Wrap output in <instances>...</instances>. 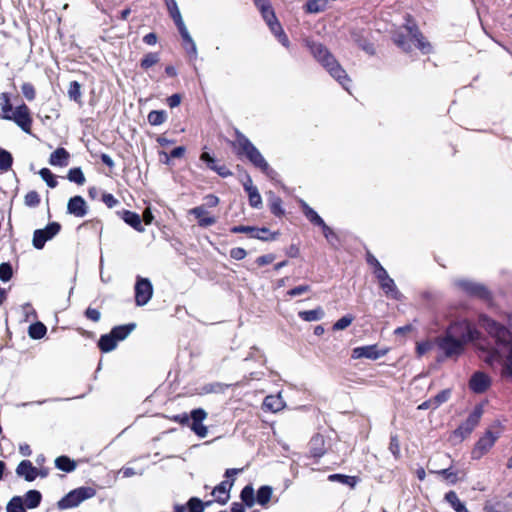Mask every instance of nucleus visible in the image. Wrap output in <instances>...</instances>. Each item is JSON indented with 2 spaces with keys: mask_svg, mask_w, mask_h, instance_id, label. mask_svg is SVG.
Masks as SVG:
<instances>
[{
  "mask_svg": "<svg viewBox=\"0 0 512 512\" xmlns=\"http://www.w3.org/2000/svg\"><path fill=\"white\" fill-rule=\"evenodd\" d=\"M479 324L495 340L494 348H482L484 355L481 357L489 365L496 362L501 363L502 378L512 382V335L510 331L486 315L479 317Z\"/></svg>",
  "mask_w": 512,
  "mask_h": 512,
  "instance_id": "obj_1",
  "label": "nucleus"
},
{
  "mask_svg": "<svg viewBox=\"0 0 512 512\" xmlns=\"http://www.w3.org/2000/svg\"><path fill=\"white\" fill-rule=\"evenodd\" d=\"M478 332L468 323H456L447 330L444 337L436 340L437 346L446 357H457L463 351V344L477 338Z\"/></svg>",
  "mask_w": 512,
  "mask_h": 512,
  "instance_id": "obj_2",
  "label": "nucleus"
},
{
  "mask_svg": "<svg viewBox=\"0 0 512 512\" xmlns=\"http://www.w3.org/2000/svg\"><path fill=\"white\" fill-rule=\"evenodd\" d=\"M1 115L4 120L13 121L22 131L31 134L32 117L29 108L21 104L15 108L10 104L7 94H2L0 98Z\"/></svg>",
  "mask_w": 512,
  "mask_h": 512,
  "instance_id": "obj_3",
  "label": "nucleus"
},
{
  "mask_svg": "<svg viewBox=\"0 0 512 512\" xmlns=\"http://www.w3.org/2000/svg\"><path fill=\"white\" fill-rule=\"evenodd\" d=\"M311 52L314 57L322 63V65L327 69L330 75L335 78L346 90H349L348 83L350 79L348 78L346 72L340 67L335 58L330 54V52L324 47L322 44L314 43L311 46Z\"/></svg>",
  "mask_w": 512,
  "mask_h": 512,
  "instance_id": "obj_4",
  "label": "nucleus"
},
{
  "mask_svg": "<svg viewBox=\"0 0 512 512\" xmlns=\"http://www.w3.org/2000/svg\"><path fill=\"white\" fill-rule=\"evenodd\" d=\"M235 145L238 147L240 152L246 155L253 165L259 168L268 177L272 179L275 177L276 172L269 167V164L264 159L260 151L249 141L247 137L243 134L237 133Z\"/></svg>",
  "mask_w": 512,
  "mask_h": 512,
  "instance_id": "obj_5",
  "label": "nucleus"
},
{
  "mask_svg": "<svg viewBox=\"0 0 512 512\" xmlns=\"http://www.w3.org/2000/svg\"><path fill=\"white\" fill-rule=\"evenodd\" d=\"M405 29L407 31V35L405 37L397 36L395 38V43L399 47L405 51H409L411 49V44H413L415 47L420 49L423 54H427L431 51L430 44L424 40V37L416 27L406 25Z\"/></svg>",
  "mask_w": 512,
  "mask_h": 512,
  "instance_id": "obj_6",
  "label": "nucleus"
},
{
  "mask_svg": "<svg viewBox=\"0 0 512 512\" xmlns=\"http://www.w3.org/2000/svg\"><path fill=\"white\" fill-rule=\"evenodd\" d=\"M96 495V490L90 486H83L70 491L64 498L58 502L61 509L77 507L83 501Z\"/></svg>",
  "mask_w": 512,
  "mask_h": 512,
  "instance_id": "obj_7",
  "label": "nucleus"
},
{
  "mask_svg": "<svg viewBox=\"0 0 512 512\" xmlns=\"http://www.w3.org/2000/svg\"><path fill=\"white\" fill-rule=\"evenodd\" d=\"M482 416V408L476 407L468 418L453 432L451 441L456 444L467 438L478 425Z\"/></svg>",
  "mask_w": 512,
  "mask_h": 512,
  "instance_id": "obj_8",
  "label": "nucleus"
},
{
  "mask_svg": "<svg viewBox=\"0 0 512 512\" xmlns=\"http://www.w3.org/2000/svg\"><path fill=\"white\" fill-rule=\"evenodd\" d=\"M60 224L57 222H52L48 224L44 229H38L34 231L33 234V246L36 249H42L45 243L56 236L60 231Z\"/></svg>",
  "mask_w": 512,
  "mask_h": 512,
  "instance_id": "obj_9",
  "label": "nucleus"
},
{
  "mask_svg": "<svg viewBox=\"0 0 512 512\" xmlns=\"http://www.w3.org/2000/svg\"><path fill=\"white\" fill-rule=\"evenodd\" d=\"M498 438V433L492 432L491 430L486 431V433L475 444V447L472 450V458H482L494 446Z\"/></svg>",
  "mask_w": 512,
  "mask_h": 512,
  "instance_id": "obj_10",
  "label": "nucleus"
},
{
  "mask_svg": "<svg viewBox=\"0 0 512 512\" xmlns=\"http://www.w3.org/2000/svg\"><path fill=\"white\" fill-rule=\"evenodd\" d=\"M153 295V287L147 278L139 277L135 285V301L138 306L146 305Z\"/></svg>",
  "mask_w": 512,
  "mask_h": 512,
  "instance_id": "obj_11",
  "label": "nucleus"
},
{
  "mask_svg": "<svg viewBox=\"0 0 512 512\" xmlns=\"http://www.w3.org/2000/svg\"><path fill=\"white\" fill-rule=\"evenodd\" d=\"M428 468L430 473L440 475L450 485L456 484L465 475L463 471L454 470L452 467L437 469L433 461H429Z\"/></svg>",
  "mask_w": 512,
  "mask_h": 512,
  "instance_id": "obj_12",
  "label": "nucleus"
},
{
  "mask_svg": "<svg viewBox=\"0 0 512 512\" xmlns=\"http://www.w3.org/2000/svg\"><path fill=\"white\" fill-rule=\"evenodd\" d=\"M207 418L205 410L198 408L191 412V430L200 438H205L208 435V428L203 425V421Z\"/></svg>",
  "mask_w": 512,
  "mask_h": 512,
  "instance_id": "obj_13",
  "label": "nucleus"
},
{
  "mask_svg": "<svg viewBox=\"0 0 512 512\" xmlns=\"http://www.w3.org/2000/svg\"><path fill=\"white\" fill-rule=\"evenodd\" d=\"M457 286L465 293L486 299L489 297V291L481 284L472 282L470 280H459Z\"/></svg>",
  "mask_w": 512,
  "mask_h": 512,
  "instance_id": "obj_14",
  "label": "nucleus"
},
{
  "mask_svg": "<svg viewBox=\"0 0 512 512\" xmlns=\"http://www.w3.org/2000/svg\"><path fill=\"white\" fill-rule=\"evenodd\" d=\"M491 385L490 377L483 372H476L469 381L470 389L475 393L485 392Z\"/></svg>",
  "mask_w": 512,
  "mask_h": 512,
  "instance_id": "obj_15",
  "label": "nucleus"
},
{
  "mask_svg": "<svg viewBox=\"0 0 512 512\" xmlns=\"http://www.w3.org/2000/svg\"><path fill=\"white\" fill-rule=\"evenodd\" d=\"M88 206L81 196H74L67 203V212L75 217H84L87 214Z\"/></svg>",
  "mask_w": 512,
  "mask_h": 512,
  "instance_id": "obj_16",
  "label": "nucleus"
},
{
  "mask_svg": "<svg viewBox=\"0 0 512 512\" xmlns=\"http://www.w3.org/2000/svg\"><path fill=\"white\" fill-rule=\"evenodd\" d=\"M383 355L384 353L379 352L376 345L356 347L352 351L353 359L367 358L371 360H376L382 357Z\"/></svg>",
  "mask_w": 512,
  "mask_h": 512,
  "instance_id": "obj_17",
  "label": "nucleus"
},
{
  "mask_svg": "<svg viewBox=\"0 0 512 512\" xmlns=\"http://www.w3.org/2000/svg\"><path fill=\"white\" fill-rule=\"evenodd\" d=\"M16 473L18 476L23 477L26 481L30 482L37 477L38 470L32 465L30 461L23 460L17 466Z\"/></svg>",
  "mask_w": 512,
  "mask_h": 512,
  "instance_id": "obj_18",
  "label": "nucleus"
},
{
  "mask_svg": "<svg viewBox=\"0 0 512 512\" xmlns=\"http://www.w3.org/2000/svg\"><path fill=\"white\" fill-rule=\"evenodd\" d=\"M190 214L194 215L201 227H209L216 223V218L210 216L203 206H198L190 210Z\"/></svg>",
  "mask_w": 512,
  "mask_h": 512,
  "instance_id": "obj_19",
  "label": "nucleus"
},
{
  "mask_svg": "<svg viewBox=\"0 0 512 512\" xmlns=\"http://www.w3.org/2000/svg\"><path fill=\"white\" fill-rule=\"evenodd\" d=\"M232 486H233V480L232 481H229V480L223 481L217 487L214 488L212 495L216 498V500L219 503L225 504L229 499V491Z\"/></svg>",
  "mask_w": 512,
  "mask_h": 512,
  "instance_id": "obj_20",
  "label": "nucleus"
},
{
  "mask_svg": "<svg viewBox=\"0 0 512 512\" xmlns=\"http://www.w3.org/2000/svg\"><path fill=\"white\" fill-rule=\"evenodd\" d=\"M285 407L281 394L269 395L264 399L263 408L273 413L279 412Z\"/></svg>",
  "mask_w": 512,
  "mask_h": 512,
  "instance_id": "obj_21",
  "label": "nucleus"
},
{
  "mask_svg": "<svg viewBox=\"0 0 512 512\" xmlns=\"http://www.w3.org/2000/svg\"><path fill=\"white\" fill-rule=\"evenodd\" d=\"M70 154L64 148H57L49 158V164L52 166L64 167L68 165Z\"/></svg>",
  "mask_w": 512,
  "mask_h": 512,
  "instance_id": "obj_22",
  "label": "nucleus"
},
{
  "mask_svg": "<svg viewBox=\"0 0 512 512\" xmlns=\"http://www.w3.org/2000/svg\"><path fill=\"white\" fill-rule=\"evenodd\" d=\"M445 500L455 510V512H469L465 503L458 498L454 491L446 493Z\"/></svg>",
  "mask_w": 512,
  "mask_h": 512,
  "instance_id": "obj_23",
  "label": "nucleus"
},
{
  "mask_svg": "<svg viewBox=\"0 0 512 512\" xmlns=\"http://www.w3.org/2000/svg\"><path fill=\"white\" fill-rule=\"evenodd\" d=\"M123 220L127 224L132 226L135 230H137L139 232H143L144 231V228L142 226V220H141L140 216L137 213L131 212V211H125L123 213Z\"/></svg>",
  "mask_w": 512,
  "mask_h": 512,
  "instance_id": "obj_24",
  "label": "nucleus"
},
{
  "mask_svg": "<svg viewBox=\"0 0 512 512\" xmlns=\"http://www.w3.org/2000/svg\"><path fill=\"white\" fill-rule=\"evenodd\" d=\"M175 24L177 25L178 29H179V32L182 36V38L189 44V50L193 53V54H196L197 53V48H196V44L195 42L193 41L192 37L190 36L185 24H184V21L183 19L179 20V21H176Z\"/></svg>",
  "mask_w": 512,
  "mask_h": 512,
  "instance_id": "obj_25",
  "label": "nucleus"
},
{
  "mask_svg": "<svg viewBox=\"0 0 512 512\" xmlns=\"http://www.w3.org/2000/svg\"><path fill=\"white\" fill-rule=\"evenodd\" d=\"M304 215L315 225L323 224V219L305 201H300Z\"/></svg>",
  "mask_w": 512,
  "mask_h": 512,
  "instance_id": "obj_26",
  "label": "nucleus"
},
{
  "mask_svg": "<svg viewBox=\"0 0 512 512\" xmlns=\"http://www.w3.org/2000/svg\"><path fill=\"white\" fill-rule=\"evenodd\" d=\"M117 343L113 335L109 333L101 336L98 345L103 352H110L116 348Z\"/></svg>",
  "mask_w": 512,
  "mask_h": 512,
  "instance_id": "obj_27",
  "label": "nucleus"
},
{
  "mask_svg": "<svg viewBox=\"0 0 512 512\" xmlns=\"http://www.w3.org/2000/svg\"><path fill=\"white\" fill-rule=\"evenodd\" d=\"M135 328V324L117 326L111 330V334L117 342L124 340Z\"/></svg>",
  "mask_w": 512,
  "mask_h": 512,
  "instance_id": "obj_28",
  "label": "nucleus"
},
{
  "mask_svg": "<svg viewBox=\"0 0 512 512\" xmlns=\"http://www.w3.org/2000/svg\"><path fill=\"white\" fill-rule=\"evenodd\" d=\"M324 316V311L321 307H317L313 310L300 311L299 317L307 322L318 321Z\"/></svg>",
  "mask_w": 512,
  "mask_h": 512,
  "instance_id": "obj_29",
  "label": "nucleus"
},
{
  "mask_svg": "<svg viewBox=\"0 0 512 512\" xmlns=\"http://www.w3.org/2000/svg\"><path fill=\"white\" fill-rule=\"evenodd\" d=\"M273 490L270 486H262L257 491L256 501L258 504L265 506L271 499Z\"/></svg>",
  "mask_w": 512,
  "mask_h": 512,
  "instance_id": "obj_30",
  "label": "nucleus"
},
{
  "mask_svg": "<svg viewBox=\"0 0 512 512\" xmlns=\"http://www.w3.org/2000/svg\"><path fill=\"white\" fill-rule=\"evenodd\" d=\"M26 503V506L29 509H34L38 507L41 501V494L37 490H29L25 494V500H23Z\"/></svg>",
  "mask_w": 512,
  "mask_h": 512,
  "instance_id": "obj_31",
  "label": "nucleus"
},
{
  "mask_svg": "<svg viewBox=\"0 0 512 512\" xmlns=\"http://www.w3.org/2000/svg\"><path fill=\"white\" fill-rule=\"evenodd\" d=\"M380 286L388 297L398 298L399 293L392 278L388 277L384 279V281L380 283Z\"/></svg>",
  "mask_w": 512,
  "mask_h": 512,
  "instance_id": "obj_32",
  "label": "nucleus"
},
{
  "mask_svg": "<svg viewBox=\"0 0 512 512\" xmlns=\"http://www.w3.org/2000/svg\"><path fill=\"white\" fill-rule=\"evenodd\" d=\"M167 119V114L163 110H153L148 114V122L153 126L163 124Z\"/></svg>",
  "mask_w": 512,
  "mask_h": 512,
  "instance_id": "obj_33",
  "label": "nucleus"
},
{
  "mask_svg": "<svg viewBox=\"0 0 512 512\" xmlns=\"http://www.w3.org/2000/svg\"><path fill=\"white\" fill-rule=\"evenodd\" d=\"M46 326L41 322H36L29 327L28 334L32 339H41L46 334Z\"/></svg>",
  "mask_w": 512,
  "mask_h": 512,
  "instance_id": "obj_34",
  "label": "nucleus"
},
{
  "mask_svg": "<svg viewBox=\"0 0 512 512\" xmlns=\"http://www.w3.org/2000/svg\"><path fill=\"white\" fill-rule=\"evenodd\" d=\"M13 163V157L10 152L0 148V171L7 172Z\"/></svg>",
  "mask_w": 512,
  "mask_h": 512,
  "instance_id": "obj_35",
  "label": "nucleus"
},
{
  "mask_svg": "<svg viewBox=\"0 0 512 512\" xmlns=\"http://www.w3.org/2000/svg\"><path fill=\"white\" fill-rule=\"evenodd\" d=\"M271 32L278 38L279 42L285 46H289V40L285 32L283 31L279 22L274 23L270 27Z\"/></svg>",
  "mask_w": 512,
  "mask_h": 512,
  "instance_id": "obj_36",
  "label": "nucleus"
},
{
  "mask_svg": "<svg viewBox=\"0 0 512 512\" xmlns=\"http://www.w3.org/2000/svg\"><path fill=\"white\" fill-rule=\"evenodd\" d=\"M328 479L332 482L338 481L342 484L349 485L350 487H354L358 482L356 477L343 474H332L329 475Z\"/></svg>",
  "mask_w": 512,
  "mask_h": 512,
  "instance_id": "obj_37",
  "label": "nucleus"
},
{
  "mask_svg": "<svg viewBox=\"0 0 512 512\" xmlns=\"http://www.w3.org/2000/svg\"><path fill=\"white\" fill-rule=\"evenodd\" d=\"M7 512H26L23 498L20 496L13 497L7 504Z\"/></svg>",
  "mask_w": 512,
  "mask_h": 512,
  "instance_id": "obj_38",
  "label": "nucleus"
},
{
  "mask_svg": "<svg viewBox=\"0 0 512 512\" xmlns=\"http://www.w3.org/2000/svg\"><path fill=\"white\" fill-rule=\"evenodd\" d=\"M55 465L58 469L66 472H71L76 468L75 463L66 456L56 458Z\"/></svg>",
  "mask_w": 512,
  "mask_h": 512,
  "instance_id": "obj_39",
  "label": "nucleus"
},
{
  "mask_svg": "<svg viewBox=\"0 0 512 512\" xmlns=\"http://www.w3.org/2000/svg\"><path fill=\"white\" fill-rule=\"evenodd\" d=\"M81 85L77 81H72L68 87V97L77 103H81Z\"/></svg>",
  "mask_w": 512,
  "mask_h": 512,
  "instance_id": "obj_40",
  "label": "nucleus"
},
{
  "mask_svg": "<svg viewBox=\"0 0 512 512\" xmlns=\"http://www.w3.org/2000/svg\"><path fill=\"white\" fill-rule=\"evenodd\" d=\"M67 178L69 181L78 185H83L86 181L85 176L80 168H72L69 170Z\"/></svg>",
  "mask_w": 512,
  "mask_h": 512,
  "instance_id": "obj_41",
  "label": "nucleus"
},
{
  "mask_svg": "<svg viewBox=\"0 0 512 512\" xmlns=\"http://www.w3.org/2000/svg\"><path fill=\"white\" fill-rule=\"evenodd\" d=\"M326 0H310L306 4V11L308 13H318L325 9Z\"/></svg>",
  "mask_w": 512,
  "mask_h": 512,
  "instance_id": "obj_42",
  "label": "nucleus"
},
{
  "mask_svg": "<svg viewBox=\"0 0 512 512\" xmlns=\"http://www.w3.org/2000/svg\"><path fill=\"white\" fill-rule=\"evenodd\" d=\"M165 4L167 6V9L170 13V16L173 18L174 22L179 21L182 19L180 10L178 8V5L176 3V0H164Z\"/></svg>",
  "mask_w": 512,
  "mask_h": 512,
  "instance_id": "obj_43",
  "label": "nucleus"
},
{
  "mask_svg": "<svg viewBox=\"0 0 512 512\" xmlns=\"http://www.w3.org/2000/svg\"><path fill=\"white\" fill-rule=\"evenodd\" d=\"M39 175L47 183L49 187L55 188L57 186V180L48 168H42L39 171Z\"/></svg>",
  "mask_w": 512,
  "mask_h": 512,
  "instance_id": "obj_44",
  "label": "nucleus"
},
{
  "mask_svg": "<svg viewBox=\"0 0 512 512\" xmlns=\"http://www.w3.org/2000/svg\"><path fill=\"white\" fill-rule=\"evenodd\" d=\"M159 62V55L157 53H148L141 60V67L145 70Z\"/></svg>",
  "mask_w": 512,
  "mask_h": 512,
  "instance_id": "obj_45",
  "label": "nucleus"
},
{
  "mask_svg": "<svg viewBox=\"0 0 512 512\" xmlns=\"http://www.w3.org/2000/svg\"><path fill=\"white\" fill-rule=\"evenodd\" d=\"M241 499L249 507L254 505V490L251 486H246L241 491Z\"/></svg>",
  "mask_w": 512,
  "mask_h": 512,
  "instance_id": "obj_46",
  "label": "nucleus"
},
{
  "mask_svg": "<svg viewBox=\"0 0 512 512\" xmlns=\"http://www.w3.org/2000/svg\"><path fill=\"white\" fill-rule=\"evenodd\" d=\"M210 502L205 504L198 498H191L188 502L189 512H204V507L209 505Z\"/></svg>",
  "mask_w": 512,
  "mask_h": 512,
  "instance_id": "obj_47",
  "label": "nucleus"
},
{
  "mask_svg": "<svg viewBox=\"0 0 512 512\" xmlns=\"http://www.w3.org/2000/svg\"><path fill=\"white\" fill-rule=\"evenodd\" d=\"M248 193L249 203L254 208H260L262 206V198L258 189H250Z\"/></svg>",
  "mask_w": 512,
  "mask_h": 512,
  "instance_id": "obj_48",
  "label": "nucleus"
},
{
  "mask_svg": "<svg viewBox=\"0 0 512 512\" xmlns=\"http://www.w3.org/2000/svg\"><path fill=\"white\" fill-rule=\"evenodd\" d=\"M24 203L28 207H36L40 203L39 194L36 191L28 192L24 197Z\"/></svg>",
  "mask_w": 512,
  "mask_h": 512,
  "instance_id": "obj_49",
  "label": "nucleus"
},
{
  "mask_svg": "<svg viewBox=\"0 0 512 512\" xmlns=\"http://www.w3.org/2000/svg\"><path fill=\"white\" fill-rule=\"evenodd\" d=\"M353 320L354 317L351 315L343 316L342 318L336 321L333 328L334 330H344L353 322Z\"/></svg>",
  "mask_w": 512,
  "mask_h": 512,
  "instance_id": "obj_50",
  "label": "nucleus"
},
{
  "mask_svg": "<svg viewBox=\"0 0 512 512\" xmlns=\"http://www.w3.org/2000/svg\"><path fill=\"white\" fill-rule=\"evenodd\" d=\"M271 194V200H270V208L273 214L275 215H281L283 214V210L281 207V199L278 197H275L272 193Z\"/></svg>",
  "mask_w": 512,
  "mask_h": 512,
  "instance_id": "obj_51",
  "label": "nucleus"
},
{
  "mask_svg": "<svg viewBox=\"0 0 512 512\" xmlns=\"http://www.w3.org/2000/svg\"><path fill=\"white\" fill-rule=\"evenodd\" d=\"M12 277V268L8 263L0 264V279L4 282L9 281Z\"/></svg>",
  "mask_w": 512,
  "mask_h": 512,
  "instance_id": "obj_52",
  "label": "nucleus"
},
{
  "mask_svg": "<svg viewBox=\"0 0 512 512\" xmlns=\"http://www.w3.org/2000/svg\"><path fill=\"white\" fill-rule=\"evenodd\" d=\"M450 397V390H443L438 393L432 401L434 403L435 408H438L442 403L446 402Z\"/></svg>",
  "mask_w": 512,
  "mask_h": 512,
  "instance_id": "obj_53",
  "label": "nucleus"
},
{
  "mask_svg": "<svg viewBox=\"0 0 512 512\" xmlns=\"http://www.w3.org/2000/svg\"><path fill=\"white\" fill-rule=\"evenodd\" d=\"M375 276L379 281V284L384 281V279L388 278L389 275L387 271L382 267L378 260H375Z\"/></svg>",
  "mask_w": 512,
  "mask_h": 512,
  "instance_id": "obj_54",
  "label": "nucleus"
},
{
  "mask_svg": "<svg viewBox=\"0 0 512 512\" xmlns=\"http://www.w3.org/2000/svg\"><path fill=\"white\" fill-rule=\"evenodd\" d=\"M21 91L27 100L31 101L35 98V89L30 83H24L21 86Z\"/></svg>",
  "mask_w": 512,
  "mask_h": 512,
  "instance_id": "obj_55",
  "label": "nucleus"
},
{
  "mask_svg": "<svg viewBox=\"0 0 512 512\" xmlns=\"http://www.w3.org/2000/svg\"><path fill=\"white\" fill-rule=\"evenodd\" d=\"M261 14L269 27L278 22L272 7L261 12Z\"/></svg>",
  "mask_w": 512,
  "mask_h": 512,
  "instance_id": "obj_56",
  "label": "nucleus"
},
{
  "mask_svg": "<svg viewBox=\"0 0 512 512\" xmlns=\"http://www.w3.org/2000/svg\"><path fill=\"white\" fill-rule=\"evenodd\" d=\"M433 348V343L430 341L417 343L416 351L419 356L429 352Z\"/></svg>",
  "mask_w": 512,
  "mask_h": 512,
  "instance_id": "obj_57",
  "label": "nucleus"
},
{
  "mask_svg": "<svg viewBox=\"0 0 512 512\" xmlns=\"http://www.w3.org/2000/svg\"><path fill=\"white\" fill-rule=\"evenodd\" d=\"M310 291V286L308 285H300L293 289H290L287 294L291 297L302 295L306 292Z\"/></svg>",
  "mask_w": 512,
  "mask_h": 512,
  "instance_id": "obj_58",
  "label": "nucleus"
},
{
  "mask_svg": "<svg viewBox=\"0 0 512 512\" xmlns=\"http://www.w3.org/2000/svg\"><path fill=\"white\" fill-rule=\"evenodd\" d=\"M320 226L322 227L323 234H324L325 238L328 240V242H330L331 244H334V240L336 239V235L333 232V230L330 227H328L325 224V222H323V224H321Z\"/></svg>",
  "mask_w": 512,
  "mask_h": 512,
  "instance_id": "obj_59",
  "label": "nucleus"
},
{
  "mask_svg": "<svg viewBox=\"0 0 512 512\" xmlns=\"http://www.w3.org/2000/svg\"><path fill=\"white\" fill-rule=\"evenodd\" d=\"M268 233H269V230L266 228H261V229L254 228V231L251 232V236L253 238H257V239L267 240Z\"/></svg>",
  "mask_w": 512,
  "mask_h": 512,
  "instance_id": "obj_60",
  "label": "nucleus"
},
{
  "mask_svg": "<svg viewBox=\"0 0 512 512\" xmlns=\"http://www.w3.org/2000/svg\"><path fill=\"white\" fill-rule=\"evenodd\" d=\"M85 315L88 319H90L94 322H98L101 318L100 312L97 309L90 308V307L87 308Z\"/></svg>",
  "mask_w": 512,
  "mask_h": 512,
  "instance_id": "obj_61",
  "label": "nucleus"
},
{
  "mask_svg": "<svg viewBox=\"0 0 512 512\" xmlns=\"http://www.w3.org/2000/svg\"><path fill=\"white\" fill-rule=\"evenodd\" d=\"M230 255L236 260H242L246 256V251L243 248H233Z\"/></svg>",
  "mask_w": 512,
  "mask_h": 512,
  "instance_id": "obj_62",
  "label": "nucleus"
},
{
  "mask_svg": "<svg viewBox=\"0 0 512 512\" xmlns=\"http://www.w3.org/2000/svg\"><path fill=\"white\" fill-rule=\"evenodd\" d=\"M167 102L171 108L177 107L181 103V96L179 94H173L167 99Z\"/></svg>",
  "mask_w": 512,
  "mask_h": 512,
  "instance_id": "obj_63",
  "label": "nucleus"
},
{
  "mask_svg": "<svg viewBox=\"0 0 512 512\" xmlns=\"http://www.w3.org/2000/svg\"><path fill=\"white\" fill-rule=\"evenodd\" d=\"M274 260L273 255H263L257 258L256 262L259 266L270 264Z\"/></svg>",
  "mask_w": 512,
  "mask_h": 512,
  "instance_id": "obj_64",
  "label": "nucleus"
}]
</instances>
